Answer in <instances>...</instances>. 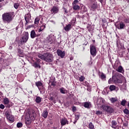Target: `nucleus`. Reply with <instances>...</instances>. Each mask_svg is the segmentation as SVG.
Masks as SVG:
<instances>
[{"instance_id":"1","label":"nucleus","mask_w":129,"mask_h":129,"mask_svg":"<svg viewBox=\"0 0 129 129\" xmlns=\"http://www.w3.org/2000/svg\"><path fill=\"white\" fill-rule=\"evenodd\" d=\"M37 115L36 114L35 111L31 110L29 111L25 117V123L27 125H30L32 123V121H34L36 119V117Z\"/></svg>"},{"instance_id":"2","label":"nucleus","mask_w":129,"mask_h":129,"mask_svg":"<svg viewBox=\"0 0 129 129\" xmlns=\"http://www.w3.org/2000/svg\"><path fill=\"white\" fill-rule=\"evenodd\" d=\"M38 58H40L41 60L46 61V62H52V60H53V54L48 52L44 53V55L38 54Z\"/></svg>"},{"instance_id":"3","label":"nucleus","mask_w":129,"mask_h":129,"mask_svg":"<svg viewBox=\"0 0 129 129\" xmlns=\"http://www.w3.org/2000/svg\"><path fill=\"white\" fill-rule=\"evenodd\" d=\"M2 20L5 24H10L13 21L12 13H5L2 15Z\"/></svg>"},{"instance_id":"4","label":"nucleus","mask_w":129,"mask_h":129,"mask_svg":"<svg viewBox=\"0 0 129 129\" xmlns=\"http://www.w3.org/2000/svg\"><path fill=\"white\" fill-rule=\"evenodd\" d=\"M109 84H118V83H122V81L120 80L119 79L117 78L116 76H113L112 78H110L108 80Z\"/></svg>"},{"instance_id":"5","label":"nucleus","mask_w":129,"mask_h":129,"mask_svg":"<svg viewBox=\"0 0 129 129\" xmlns=\"http://www.w3.org/2000/svg\"><path fill=\"white\" fill-rule=\"evenodd\" d=\"M103 110L104 111H106L107 113H112L113 111H114V110L112 108V107L108 105H105V106H102Z\"/></svg>"},{"instance_id":"6","label":"nucleus","mask_w":129,"mask_h":129,"mask_svg":"<svg viewBox=\"0 0 129 129\" xmlns=\"http://www.w3.org/2000/svg\"><path fill=\"white\" fill-rule=\"evenodd\" d=\"M28 40H29V32H25L24 35L21 39V43L22 44H25V43H27Z\"/></svg>"},{"instance_id":"7","label":"nucleus","mask_w":129,"mask_h":129,"mask_svg":"<svg viewBox=\"0 0 129 129\" xmlns=\"http://www.w3.org/2000/svg\"><path fill=\"white\" fill-rule=\"evenodd\" d=\"M98 103V107H100V108H102L103 106H105V100L103 98H100L97 102Z\"/></svg>"},{"instance_id":"8","label":"nucleus","mask_w":129,"mask_h":129,"mask_svg":"<svg viewBox=\"0 0 129 129\" xmlns=\"http://www.w3.org/2000/svg\"><path fill=\"white\" fill-rule=\"evenodd\" d=\"M35 85L38 87L39 90H40L41 93L43 92V91L45 90V89H44V85H43L42 82L40 81L37 82L35 83Z\"/></svg>"},{"instance_id":"9","label":"nucleus","mask_w":129,"mask_h":129,"mask_svg":"<svg viewBox=\"0 0 129 129\" xmlns=\"http://www.w3.org/2000/svg\"><path fill=\"white\" fill-rule=\"evenodd\" d=\"M24 19L26 21L25 26H28V24L30 23V20H31V14L28 13L26 14Z\"/></svg>"},{"instance_id":"10","label":"nucleus","mask_w":129,"mask_h":129,"mask_svg":"<svg viewBox=\"0 0 129 129\" xmlns=\"http://www.w3.org/2000/svg\"><path fill=\"white\" fill-rule=\"evenodd\" d=\"M50 13L51 14H53V15L59 13V7L57 6H53L50 10Z\"/></svg>"},{"instance_id":"11","label":"nucleus","mask_w":129,"mask_h":129,"mask_svg":"<svg viewBox=\"0 0 129 129\" xmlns=\"http://www.w3.org/2000/svg\"><path fill=\"white\" fill-rule=\"evenodd\" d=\"M54 36L50 35L48 36L46 39V43L48 44H52L53 43V40H54Z\"/></svg>"},{"instance_id":"12","label":"nucleus","mask_w":129,"mask_h":129,"mask_svg":"<svg viewBox=\"0 0 129 129\" xmlns=\"http://www.w3.org/2000/svg\"><path fill=\"white\" fill-rule=\"evenodd\" d=\"M57 54L58 56L60 57V58H64L65 56V51L61 50V49H58L57 50Z\"/></svg>"},{"instance_id":"13","label":"nucleus","mask_w":129,"mask_h":129,"mask_svg":"<svg viewBox=\"0 0 129 129\" xmlns=\"http://www.w3.org/2000/svg\"><path fill=\"white\" fill-rule=\"evenodd\" d=\"M60 123H61V125L63 126V125H66V124H68L69 123V121H68V120H67L66 118H63L60 120Z\"/></svg>"},{"instance_id":"14","label":"nucleus","mask_w":129,"mask_h":129,"mask_svg":"<svg viewBox=\"0 0 129 129\" xmlns=\"http://www.w3.org/2000/svg\"><path fill=\"white\" fill-rule=\"evenodd\" d=\"M114 68L117 71V72H119L120 73H122L123 72V68L121 66H119L118 68L115 67Z\"/></svg>"},{"instance_id":"15","label":"nucleus","mask_w":129,"mask_h":129,"mask_svg":"<svg viewBox=\"0 0 129 129\" xmlns=\"http://www.w3.org/2000/svg\"><path fill=\"white\" fill-rule=\"evenodd\" d=\"M97 8H98V5H97V3H94L91 6V11H95Z\"/></svg>"},{"instance_id":"16","label":"nucleus","mask_w":129,"mask_h":129,"mask_svg":"<svg viewBox=\"0 0 129 129\" xmlns=\"http://www.w3.org/2000/svg\"><path fill=\"white\" fill-rule=\"evenodd\" d=\"M30 37H31V39H34V38H36V37H37V34H36V32H35V30H33L31 31Z\"/></svg>"},{"instance_id":"17","label":"nucleus","mask_w":129,"mask_h":129,"mask_svg":"<svg viewBox=\"0 0 129 129\" xmlns=\"http://www.w3.org/2000/svg\"><path fill=\"white\" fill-rule=\"evenodd\" d=\"M84 106L85 108H90L91 107V103L86 102L84 103Z\"/></svg>"},{"instance_id":"18","label":"nucleus","mask_w":129,"mask_h":129,"mask_svg":"<svg viewBox=\"0 0 129 129\" xmlns=\"http://www.w3.org/2000/svg\"><path fill=\"white\" fill-rule=\"evenodd\" d=\"M72 28V27H71V24H68L66 25V27H64V29L66 32H68L70 31V29Z\"/></svg>"},{"instance_id":"19","label":"nucleus","mask_w":129,"mask_h":129,"mask_svg":"<svg viewBox=\"0 0 129 129\" xmlns=\"http://www.w3.org/2000/svg\"><path fill=\"white\" fill-rule=\"evenodd\" d=\"M7 118L9 120V121L10 122H14V121L15 120V119L14 118V116H13L12 115L8 117Z\"/></svg>"},{"instance_id":"20","label":"nucleus","mask_w":129,"mask_h":129,"mask_svg":"<svg viewBox=\"0 0 129 129\" xmlns=\"http://www.w3.org/2000/svg\"><path fill=\"white\" fill-rule=\"evenodd\" d=\"M42 115L44 118H47L48 116V111L47 110L43 111Z\"/></svg>"},{"instance_id":"21","label":"nucleus","mask_w":129,"mask_h":129,"mask_svg":"<svg viewBox=\"0 0 129 129\" xmlns=\"http://www.w3.org/2000/svg\"><path fill=\"white\" fill-rule=\"evenodd\" d=\"M124 27H125V25L123 22H121L120 23L119 25L117 27V28L118 29L121 30L122 29H124Z\"/></svg>"},{"instance_id":"22","label":"nucleus","mask_w":129,"mask_h":129,"mask_svg":"<svg viewBox=\"0 0 129 129\" xmlns=\"http://www.w3.org/2000/svg\"><path fill=\"white\" fill-rule=\"evenodd\" d=\"M10 103V100L8 98H5L4 99V104L5 105H8Z\"/></svg>"},{"instance_id":"23","label":"nucleus","mask_w":129,"mask_h":129,"mask_svg":"<svg viewBox=\"0 0 129 129\" xmlns=\"http://www.w3.org/2000/svg\"><path fill=\"white\" fill-rule=\"evenodd\" d=\"M90 52L92 56H95V55H96V53H97L96 49H91Z\"/></svg>"},{"instance_id":"24","label":"nucleus","mask_w":129,"mask_h":129,"mask_svg":"<svg viewBox=\"0 0 129 129\" xmlns=\"http://www.w3.org/2000/svg\"><path fill=\"white\" fill-rule=\"evenodd\" d=\"M73 9L74 11H79L80 10V6H79L78 5H73Z\"/></svg>"},{"instance_id":"25","label":"nucleus","mask_w":129,"mask_h":129,"mask_svg":"<svg viewBox=\"0 0 129 129\" xmlns=\"http://www.w3.org/2000/svg\"><path fill=\"white\" fill-rule=\"evenodd\" d=\"M39 22H40V18L39 17L36 18L34 21V24L35 26H38L39 24Z\"/></svg>"},{"instance_id":"26","label":"nucleus","mask_w":129,"mask_h":129,"mask_svg":"<svg viewBox=\"0 0 129 129\" xmlns=\"http://www.w3.org/2000/svg\"><path fill=\"white\" fill-rule=\"evenodd\" d=\"M59 91L60 93H62V94H65V93H67V91L64 89V88H61L59 89Z\"/></svg>"},{"instance_id":"27","label":"nucleus","mask_w":129,"mask_h":129,"mask_svg":"<svg viewBox=\"0 0 129 129\" xmlns=\"http://www.w3.org/2000/svg\"><path fill=\"white\" fill-rule=\"evenodd\" d=\"M112 127L113 128H116V124H117V123L115 121H112Z\"/></svg>"},{"instance_id":"28","label":"nucleus","mask_w":129,"mask_h":129,"mask_svg":"<svg viewBox=\"0 0 129 129\" xmlns=\"http://www.w3.org/2000/svg\"><path fill=\"white\" fill-rule=\"evenodd\" d=\"M110 101L111 103H114V102H116L117 101V98L116 97L115 98H110Z\"/></svg>"},{"instance_id":"29","label":"nucleus","mask_w":129,"mask_h":129,"mask_svg":"<svg viewBox=\"0 0 129 129\" xmlns=\"http://www.w3.org/2000/svg\"><path fill=\"white\" fill-rule=\"evenodd\" d=\"M33 66L35 67V68H39V69L41 68V66L37 62L34 63Z\"/></svg>"},{"instance_id":"30","label":"nucleus","mask_w":129,"mask_h":129,"mask_svg":"<svg viewBox=\"0 0 129 129\" xmlns=\"http://www.w3.org/2000/svg\"><path fill=\"white\" fill-rule=\"evenodd\" d=\"M5 115L7 117H9V116H11L12 115V112L10 111H6L5 112Z\"/></svg>"},{"instance_id":"31","label":"nucleus","mask_w":129,"mask_h":129,"mask_svg":"<svg viewBox=\"0 0 129 129\" xmlns=\"http://www.w3.org/2000/svg\"><path fill=\"white\" fill-rule=\"evenodd\" d=\"M35 101L37 103H40L42 101V98L40 97H36Z\"/></svg>"},{"instance_id":"32","label":"nucleus","mask_w":129,"mask_h":129,"mask_svg":"<svg viewBox=\"0 0 129 129\" xmlns=\"http://www.w3.org/2000/svg\"><path fill=\"white\" fill-rule=\"evenodd\" d=\"M115 88H116V87L113 85H110L109 86V89L110 91H113V90H115Z\"/></svg>"},{"instance_id":"33","label":"nucleus","mask_w":129,"mask_h":129,"mask_svg":"<svg viewBox=\"0 0 129 129\" xmlns=\"http://www.w3.org/2000/svg\"><path fill=\"white\" fill-rule=\"evenodd\" d=\"M75 22H76V18H73V19L71 21V26H74L75 25Z\"/></svg>"},{"instance_id":"34","label":"nucleus","mask_w":129,"mask_h":129,"mask_svg":"<svg viewBox=\"0 0 129 129\" xmlns=\"http://www.w3.org/2000/svg\"><path fill=\"white\" fill-rule=\"evenodd\" d=\"M79 80L80 81V82H83L84 80H85V77L83 76H81L80 77H79Z\"/></svg>"},{"instance_id":"35","label":"nucleus","mask_w":129,"mask_h":129,"mask_svg":"<svg viewBox=\"0 0 129 129\" xmlns=\"http://www.w3.org/2000/svg\"><path fill=\"white\" fill-rule=\"evenodd\" d=\"M126 100L123 99L121 102V105H122V106H125V104H126Z\"/></svg>"},{"instance_id":"36","label":"nucleus","mask_w":129,"mask_h":129,"mask_svg":"<svg viewBox=\"0 0 129 129\" xmlns=\"http://www.w3.org/2000/svg\"><path fill=\"white\" fill-rule=\"evenodd\" d=\"M45 28H46V26H45L44 25H42L39 29L38 32L40 33V32H42V31H43V30H44Z\"/></svg>"},{"instance_id":"37","label":"nucleus","mask_w":129,"mask_h":129,"mask_svg":"<svg viewBox=\"0 0 129 129\" xmlns=\"http://www.w3.org/2000/svg\"><path fill=\"white\" fill-rule=\"evenodd\" d=\"M18 55L19 57H23V55H24V52L21 51V49H19Z\"/></svg>"},{"instance_id":"38","label":"nucleus","mask_w":129,"mask_h":129,"mask_svg":"<svg viewBox=\"0 0 129 129\" xmlns=\"http://www.w3.org/2000/svg\"><path fill=\"white\" fill-rule=\"evenodd\" d=\"M89 127L90 129H94V125L92 124V122H90L89 124Z\"/></svg>"},{"instance_id":"39","label":"nucleus","mask_w":129,"mask_h":129,"mask_svg":"<svg viewBox=\"0 0 129 129\" xmlns=\"http://www.w3.org/2000/svg\"><path fill=\"white\" fill-rule=\"evenodd\" d=\"M79 3V1L78 0H74V1L73 2L72 5L73 6H75L78 5Z\"/></svg>"},{"instance_id":"40","label":"nucleus","mask_w":129,"mask_h":129,"mask_svg":"<svg viewBox=\"0 0 129 129\" xmlns=\"http://www.w3.org/2000/svg\"><path fill=\"white\" fill-rule=\"evenodd\" d=\"M101 79L103 80V79H105V78H106V76H105V75L103 73H102L101 76H100Z\"/></svg>"},{"instance_id":"41","label":"nucleus","mask_w":129,"mask_h":129,"mask_svg":"<svg viewBox=\"0 0 129 129\" xmlns=\"http://www.w3.org/2000/svg\"><path fill=\"white\" fill-rule=\"evenodd\" d=\"M79 117H80V114H77L75 115V120H78L79 119Z\"/></svg>"},{"instance_id":"42","label":"nucleus","mask_w":129,"mask_h":129,"mask_svg":"<svg viewBox=\"0 0 129 129\" xmlns=\"http://www.w3.org/2000/svg\"><path fill=\"white\" fill-rule=\"evenodd\" d=\"M123 112L125 114H129L128 109L126 108L123 110Z\"/></svg>"},{"instance_id":"43","label":"nucleus","mask_w":129,"mask_h":129,"mask_svg":"<svg viewBox=\"0 0 129 129\" xmlns=\"http://www.w3.org/2000/svg\"><path fill=\"white\" fill-rule=\"evenodd\" d=\"M14 7L15 8V9H18L19 8V7H20V5L18 3H16L14 4Z\"/></svg>"},{"instance_id":"44","label":"nucleus","mask_w":129,"mask_h":129,"mask_svg":"<svg viewBox=\"0 0 129 129\" xmlns=\"http://www.w3.org/2000/svg\"><path fill=\"white\" fill-rule=\"evenodd\" d=\"M17 127H22V126H23V123L19 122L17 123Z\"/></svg>"},{"instance_id":"45","label":"nucleus","mask_w":129,"mask_h":129,"mask_svg":"<svg viewBox=\"0 0 129 129\" xmlns=\"http://www.w3.org/2000/svg\"><path fill=\"white\" fill-rule=\"evenodd\" d=\"M90 49H96V47L94 44H92L90 45Z\"/></svg>"},{"instance_id":"46","label":"nucleus","mask_w":129,"mask_h":129,"mask_svg":"<svg viewBox=\"0 0 129 129\" xmlns=\"http://www.w3.org/2000/svg\"><path fill=\"white\" fill-rule=\"evenodd\" d=\"M96 114H97V115H100V114H102V112L100 111H97L96 112Z\"/></svg>"},{"instance_id":"47","label":"nucleus","mask_w":129,"mask_h":129,"mask_svg":"<svg viewBox=\"0 0 129 129\" xmlns=\"http://www.w3.org/2000/svg\"><path fill=\"white\" fill-rule=\"evenodd\" d=\"M124 21L126 24H129V19H125Z\"/></svg>"},{"instance_id":"48","label":"nucleus","mask_w":129,"mask_h":129,"mask_svg":"<svg viewBox=\"0 0 129 129\" xmlns=\"http://www.w3.org/2000/svg\"><path fill=\"white\" fill-rule=\"evenodd\" d=\"M51 86H55L56 85V83L55 81H52L51 84Z\"/></svg>"},{"instance_id":"49","label":"nucleus","mask_w":129,"mask_h":129,"mask_svg":"<svg viewBox=\"0 0 129 129\" xmlns=\"http://www.w3.org/2000/svg\"><path fill=\"white\" fill-rule=\"evenodd\" d=\"M0 108L1 109H4V108H5V105H4V104H1L0 105Z\"/></svg>"},{"instance_id":"50","label":"nucleus","mask_w":129,"mask_h":129,"mask_svg":"<svg viewBox=\"0 0 129 129\" xmlns=\"http://www.w3.org/2000/svg\"><path fill=\"white\" fill-rule=\"evenodd\" d=\"M63 10L64 11L65 14H68V11H67V9H66V8H63Z\"/></svg>"},{"instance_id":"51","label":"nucleus","mask_w":129,"mask_h":129,"mask_svg":"<svg viewBox=\"0 0 129 129\" xmlns=\"http://www.w3.org/2000/svg\"><path fill=\"white\" fill-rule=\"evenodd\" d=\"M73 111H76V107L75 106H73L72 108Z\"/></svg>"},{"instance_id":"52","label":"nucleus","mask_w":129,"mask_h":129,"mask_svg":"<svg viewBox=\"0 0 129 129\" xmlns=\"http://www.w3.org/2000/svg\"><path fill=\"white\" fill-rule=\"evenodd\" d=\"M87 84H88V83H87L86 81L83 84L85 86H87Z\"/></svg>"},{"instance_id":"53","label":"nucleus","mask_w":129,"mask_h":129,"mask_svg":"<svg viewBox=\"0 0 129 129\" xmlns=\"http://www.w3.org/2000/svg\"><path fill=\"white\" fill-rule=\"evenodd\" d=\"M33 25H30L27 26V29H30V28H32Z\"/></svg>"},{"instance_id":"54","label":"nucleus","mask_w":129,"mask_h":129,"mask_svg":"<svg viewBox=\"0 0 129 129\" xmlns=\"http://www.w3.org/2000/svg\"><path fill=\"white\" fill-rule=\"evenodd\" d=\"M92 42H93V44H95V40H92Z\"/></svg>"},{"instance_id":"55","label":"nucleus","mask_w":129,"mask_h":129,"mask_svg":"<svg viewBox=\"0 0 129 129\" xmlns=\"http://www.w3.org/2000/svg\"><path fill=\"white\" fill-rule=\"evenodd\" d=\"M51 23H53V24H55V21L51 20L50 21Z\"/></svg>"},{"instance_id":"56","label":"nucleus","mask_w":129,"mask_h":129,"mask_svg":"<svg viewBox=\"0 0 129 129\" xmlns=\"http://www.w3.org/2000/svg\"><path fill=\"white\" fill-rule=\"evenodd\" d=\"M50 100H53V98L52 97H50Z\"/></svg>"},{"instance_id":"57","label":"nucleus","mask_w":129,"mask_h":129,"mask_svg":"<svg viewBox=\"0 0 129 129\" xmlns=\"http://www.w3.org/2000/svg\"><path fill=\"white\" fill-rule=\"evenodd\" d=\"M76 122H77V120H75V121L74 122V123H75V124L76 123Z\"/></svg>"},{"instance_id":"58","label":"nucleus","mask_w":129,"mask_h":129,"mask_svg":"<svg viewBox=\"0 0 129 129\" xmlns=\"http://www.w3.org/2000/svg\"><path fill=\"white\" fill-rule=\"evenodd\" d=\"M100 3H102V2H103V0H99Z\"/></svg>"},{"instance_id":"59","label":"nucleus","mask_w":129,"mask_h":129,"mask_svg":"<svg viewBox=\"0 0 129 129\" xmlns=\"http://www.w3.org/2000/svg\"><path fill=\"white\" fill-rule=\"evenodd\" d=\"M40 34H36V37H39V36H40Z\"/></svg>"},{"instance_id":"60","label":"nucleus","mask_w":129,"mask_h":129,"mask_svg":"<svg viewBox=\"0 0 129 129\" xmlns=\"http://www.w3.org/2000/svg\"><path fill=\"white\" fill-rule=\"evenodd\" d=\"M127 105L128 107H129V102H128V104Z\"/></svg>"},{"instance_id":"61","label":"nucleus","mask_w":129,"mask_h":129,"mask_svg":"<svg viewBox=\"0 0 129 129\" xmlns=\"http://www.w3.org/2000/svg\"><path fill=\"white\" fill-rule=\"evenodd\" d=\"M18 29H19V28H18V27H17L16 28V30H18Z\"/></svg>"},{"instance_id":"62","label":"nucleus","mask_w":129,"mask_h":129,"mask_svg":"<svg viewBox=\"0 0 129 129\" xmlns=\"http://www.w3.org/2000/svg\"><path fill=\"white\" fill-rule=\"evenodd\" d=\"M87 44H88V42H86V43L85 44V45H87Z\"/></svg>"},{"instance_id":"63","label":"nucleus","mask_w":129,"mask_h":129,"mask_svg":"<svg viewBox=\"0 0 129 129\" xmlns=\"http://www.w3.org/2000/svg\"><path fill=\"white\" fill-rule=\"evenodd\" d=\"M2 2V0H0V3Z\"/></svg>"},{"instance_id":"64","label":"nucleus","mask_w":129,"mask_h":129,"mask_svg":"<svg viewBox=\"0 0 129 129\" xmlns=\"http://www.w3.org/2000/svg\"><path fill=\"white\" fill-rule=\"evenodd\" d=\"M92 62L91 61V64H92Z\"/></svg>"}]
</instances>
